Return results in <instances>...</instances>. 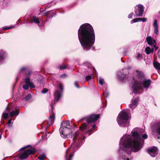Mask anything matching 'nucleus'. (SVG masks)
I'll use <instances>...</instances> for the list:
<instances>
[{"label":"nucleus","mask_w":160,"mask_h":160,"mask_svg":"<svg viewBox=\"0 0 160 160\" xmlns=\"http://www.w3.org/2000/svg\"><path fill=\"white\" fill-rule=\"evenodd\" d=\"M99 116L100 114H92L87 118H84L83 119L86 120V123L82 124L80 127V130L75 132H72V126L70 125L68 121L66 122H62L61 128L59 129L61 136L64 138L71 137L72 138L73 140V143L71 145L70 148L66 151L65 155L66 160H71L73 154H70L68 159L69 150L72 148L74 150L76 147L78 148L80 147L85 138L84 136H83V135L85 133H88L93 130L96 125L94 124L92 126L91 123L97 120L99 117Z\"/></svg>","instance_id":"f257e3e1"},{"label":"nucleus","mask_w":160,"mask_h":160,"mask_svg":"<svg viewBox=\"0 0 160 160\" xmlns=\"http://www.w3.org/2000/svg\"><path fill=\"white\" fill-rule=\"evenodd\" d=\"M140 130L141 132L144 131L143 129L135 128L132 131V138L130 135H123L120 142V148L122 147L124 150L128 149L129 153H131L132 150L134 152L139 151L143 147V139H146L148 137V135L144 134L142 136V138L141 134L139 133Z\"/></svg>","instance_id":"f03ea898"},{"label":"nucleus","mask_w":160,"mask_h":160,"mask_svg":"<svg viewBox=\"0 0 160 160\" xmlns=\"http://www.w3.org/2000/svg\"><path fill=\"white\" fill-rule=\"evenodd\" d=\"M78 37L83 49L89 50L94 44L95 34L92 27L88 23L81 26L78 30Z\"/></svg>","instance_id":"7ed1b4c3"},{"label":"nucleus","mask_w":160,"mask_h":160,"mask_svg":"<svg viewBox=\"0 0 160 160\" xmlns=\"http://www.w3.org/2000/svg\"><path fill=\"white\" fill-rule=\"evenodd\" d=\"M134 75V78L131 84L133 92L138 93L137 91L142 88H146L147 90L150 84L151 81L145 79L143 73L141 72L136 71Z\"/></svg>","instance_id":"20e7f679"},{"label":"nucleus","mask_w":160,"mask_h":160,"mask_svg":"<svg viewBox=\"0 0 160 160\" xmlns=\"http://www.w3.org/2000/svg\"><path fill=\"white\" fill-rule=\"evenodd\" d=\"M129 111V109L124 110L119 113L117 118V121L120 126L124 127L128 124Z\"/></svg>","instance_id":"39448f33"},{"label":"nucleus","mask_w":160,"mask_h":160,"mask_svg":"<svg viewBox=\"0 0 160 160\" xmlns=\"http://www.w3.org/2000/svg\"><path fill=\"white\" fill-rule=\"evenodd\" d=\"M123 148H120V145H119V152L121 153L122 151L123 152L122 154L124 155H122V156H120L119 158L120 160H132V158L131 155V153H129V151L128 149L124 150Z\"/></svg>","instance_id":"423d86ee"},{"label":"nucleus","mask_w":160,"mask_h":160,"mask_svg":"<svg viewBox=\"0 0 160 160\" xmlns=\"http://www.w3.org/2000/svg\"><path fill=\"white\" fill-rule=\"evenodd\" d=\"M35 152L34 148H32L24 151L19 155V158L21 159H25L30 155L33 154Z\"/></svg>","instance_id":"0eeeda50"},{"label":"nucleus","mask_w":160,"mask_h":160,"mask_svg":"<svg viewBox=\"0 0 160 160\" xmlns=\"http://www.w3.org/2000/svg\"><path fill=\"white\" fill-rule=\"evenodd\" d=\"M152 134L155 136L156 134L160 135V121L155 123L152 126ZM156 137V136H155Z\"/></svg>","instance_id":"6e6552de"},{"label":"nucleus","mask_w":160,"mask_h":160,"mask_svg":"<svg viewBox=\"0 0 160 160\" xmlns=\"http://www.w3.org/2000/svg\"><path fill=\"white\" fill-rule=\"evenodd\" d=\"M26 84L23 85V87L25 90H28L29 87L31 88H34L35 86L33 83L30 82L29 78H27L25 79Z\"/></svg>","instance_id":"1a4fd4ad"},{"label":"nucleus","mask_w":160,"mask_h":160,"mask_svg":"<svg viewBox=\"0 0 160 160\" xmlns=\"http://www.w3.org/2000/svg\"><path fill=\"white\" fill-rule=\"evenodd\" d=\"M147 151L149 154L153 157H155L158 153V148L155 147H154L152 148H148L147 150Z\"/></svg>","instance_id":"9d476101"},{"label":"nucleus","mask_w":160,"mask_h":160,"mask_svg":"<svg viewBox=\"0 0 160 160\" xmlns=\"http://www.w3.org/2000/svg\"><path fill=\"white\" fill-rule=\"evenodd\" d=\"M147 41L148 42V44L150 45H153V47L155 48L156 50L158 49V47H156V40L152 38L151 37H148L146 38Z\"/></svg>","instance_id":"9b49d317"},{"label":"nucleus","mask_w":160,"mask_h":160,"mask_svg":"<svg viewBox=\"0 0 160 160\" xmlns=\"http://www.w3.org/2000/svg\"><path fill=\"white\" fill-rule=\"evenodd\" d=\"M138 100V98H137L134 101H132V103L129 105L130 107L132 109L135 108L137 105Z\"/></svg>","instance_id":"f8f14e48"},{"label":"nucleus","mask_w":160,"mask_h":160,"mask_svg":"<svg viewBox=\"0 0 160 160\" xmlns=\"http://www.w3.org/2000/svg\"><path fill=\"white\" fill-rule=\"evenodd\" d=\"M153 26L154 28V32L157 35H158V21L157 20H154V22L153 24Z\"/></svg>","instance_id":"ddd939ff"},{"label":"nucleus","mask_w":160,"mask_h":160,"mask_svg":"<svg viewBox=\"0 0 160 160\" xmlns=\"http://www.w3.org/2000/svg\"><path fill=\"white\" fill-rule=\"evenodd\" d=\"M54 114L53 113L50 115L48 120L47 121L48 124L49 126L51 125L54 122Z\"/></svg>","instance_id":"4468645a"},{"label":"nucleus","mask_w":160,"mask_h":160,"mask_svg":"<svg viewBox=\"0 0 160 160\" xmlns=\"http://www.w3.org/2000/svg\"><path fill=\"white\" fill-rule=\"evenodd\" d=\"M30 21L31 22H34L38 24L40 23L39 18L35 16L31 17ZM38 25L39 26V25Z\"/></svg>","instance_id":"2eb2a0df"},{"label":"nucleus","mask_w":160,"mask_h":160,"mask_svg":"<svg viewBox=\"0 0 160 160\" xmlns=\"http://www.w3.org/2000/svg\"><path fill=\"white\" fill-rule=\"evenodd\" d=\"M54 95L56 100L58 101L61 96V94L58 91L56 90L54 93Z\"/></svg>","instance_id":"dca6fc26"},{"label":"nucleus","mask_w":160,"mask_h":160,"mask_svg":"<svg viewBox=\"0 0 160 160\" xmlns=\"http://www.w3.org/2000/svg\"><path fill=\"white\" fill-rule=\"evenodd\" d=\"M19 114L18 109L16 108L15 111H13L11 112L10 114L11 117L18 116Z\"/></svg>","instance_id":"f3484780"},{"label":"nucleus","mask_w":160,"mask_h":160,"mask_svg":"<svg viewBox=\"0 0 160 160\" xmlns=\"http://www.w3.org/2000/svg\"><path fill=\"white\" fill-rule=\"evenodd\" d=\"M118 74L119 78L120 79L122 80H124L125 79H126L128 77V75H124V73L122 74L121 76L120 75V74L119 73H118Z\"/></svg>","instance_id":"a211bd4d"},{"label":"nucleus","mask_w":160,"mask_h":160,"mask_svg":"<svg viewBox=\"0 0 160 160\" xmlns=\"http://www.w3.org/2000/svg\"><path fill=\"white\" fill-rule=\"evenodd\" d=\"M153 50V49L152 48L151 49L149 47H147L145 49V52L146 53L148 54H149L151 52L152 53Z\"/></svg>","instance_id":"6ab92c4d"},{"label":"nucleus","mask_w":160,"mask_h":160,"mask_svg":"<svg viewBox=\"0 0 160 160\" xmlns=\"http://www.w3.org/2000/svg\"><path fill=\"white\" fill-rule=\"evenodd\" d=\"M4 54V52H0V64L2 63L3 61L5 56Z\"/></svg>","instance_id":"aec40b11"},{"label":"nucleus","mask_w":160,"mask_h":160,"mask_svg":"<svg viewBox=\"0 0 160 160\" xmlns=\"http://www.w3.org/2000/svg\"><path fill=\"white\" fill-rule=\"evenodd\" d=\"M143 11H136L135 13L138 17H142L143 13Z\"/></svg>","instance_id":"412c9836"},{"label":"nucleus","mask_w":160,"mask_h":160,"mask_svg":"<svg viewBox=\"0 0 160 160\" xmlns=\"http://www.w3.org/2000/svg\"><path fill=\"white\" fill-rule=\"evenodd\" d=\"M7 112H3L2 116V117H3L4 119H6L7 118L8 116V112H10V110L8 109V108H7Z\"/></svg>","instance_id":"4be33fe9"},{"label":"nucleus","mask_w":160,"mask_h":160,"mask_svg":"<svg viewBox=\"0 0 160 160\" xmlns=\"http://www.w3.org/2000/svg\"><path fill=\"white\" fill-rule=\"evenodd\" d=\"M153 65L155 68L157 70H160V64L158 62H154Z\"/></svg>","instance_id":"5701e85b"},{"label":"nucleus","mask_w":160,"mask_h":160,"mask_svg":"<svg viewBox=\"0 0 160 160\" xmlns=\"http://www.w3.org/2000/svg\"><path fill=\"white\" fill-rule=\"evenodd\" d=\"M98 80L99 84L101 85H102L104 83V80L101 78H99L98 79Z\"/></svg>","instance_id":"b1692460"},{"label":"nucleus","mask_w":160,"mask_h":160,"mask_svg":"<svg viewBox=\"0 0 160 160\" xmlns=\"http://www.w3.org/2000/svg\"><path fill=\"white\" fill-rule=\"evenodd\" d=\"M46 158L45 155L44 154H41L38 157V159L40 160H43V159Z\"/></svg>","instance_id":"393cba45"},{"label":"nucleus","mask_w":160,"mask_h":160,"mask_svg":"<svg viewBox=\"0 0 160 160\" xmlns=\"http://www.w3.org/2000/svg\"><path fill=\"white\" fill-rule=\"evenodd\" d=\"M137 7V9L138 10H143V7L141 4L138 5L136 6V8Z\"/></svg>","instance_id":"a878e982"},{"label":"nucleus","mask_w":160,"mask_h":160,"mask_svg":"<svg viewBox=\"0 0 160 160\" xmlns=\"http://www.w3.org/2000/svg\"><path fill=\"white\" fill-rule=\"evenodd\" d=\"M139 21V18H136L133 19L131 21V23H132L134 22H138Z\"/></svg>","instance_id":"bb28decb"},{"label":"nucleus","mask_w":160,"mask_h":160,"mask_svg":"<svg viewBox=\"0 0 160 160\" xmlns=\"http://www.w3.org/2000/svg\"><path fill=\"white\" fill-rule=\"evenodd\" d=\"M147 19L145 18H139V21H142V22H145L146 21Z\"/></svg>","instance_id":"cd10ccee"},{"label":"nucleus","mask_w":160,"mask_h":160,"mask_svg":"<svg viewBox=\"0 0 160 160\" xmlns=\"http://www.w3.org/2000/svg\"><path fill=\"white\" fill-rule=\"evenodd\" d=\"M103 95L104 97H106L108 95V93L106 91H104V90L103 92Z\"/></svg>","instance_id":"c85d7f7f"},{"label":"nucleus","mask_w":160,"mask_h":160,"mask_svg":"<svg viewBox=\"0 0 160 160\" xmlns=\"http://www.w3.org/2000/svg\"><path fill=\"white\" fill-rule=\"evenodd\" d=\"M91 76L89 75L87 76L86 77V81H88L90 80L91 78Z\"/></svg>","instance_id":"c756f323"},{"label":"nucleus","mask_w":160,"mask_h":160,"mask_svg":"<svg viewBox=\"0 0 160 160\" xmlns=\"http://www.w3.org/2000/svg\"><path fill=\"white\" fill-rule=\"evenodd\" d=\"M67 67V65H62V66H60L59 67V68L60 69H66V68Z\"/></svg>","instance_id":"7c9ffc66"},{"label":"nucleus","mask_w":160,"mask_h":160,"mask_svg":"<svg viewBox=\"0 0 160 160\" xmlns=\"http://www.w3.org/2000/svg\"><path fill=\"white\" fill-rule=\"evenodd\" d=\"M13 27V26H10V27H9L4 28L3 29L4 30H8V29H11V28H12Z\"/></svg>","instance_id":"2f4dec72"},{"label":"nucleus","mask_w":160,"mask_h":160,"mask_svg":"<svg viewBox=\"0 0 160 160\" xmlns=\"http://www.w3.org/2000/svg\"><path fill=\"white\" fill-rule=\"evenodd\" d=\"M48 90L47 88H45L42 91V92L43 93H45L47 92H48Z\"/></svg>","instance_id":"473e14b6"},{"label":"nucleus","mask_w":160,"mask_h":160,"mask_svg":"<svg viewBox=\"0 0 160 160\" xmlns=\"http://www.w3.org/2000/svg\"><path fill=\"white\" fill-rule=\"evenodd\" d=\"M28 70V69L26 68L23 67L21 68L20 70L21 72H23L24 71H27Z\"/></svg>","instance_id":"72a5a7b5"},{"label":"nucleus","mask_w":160,"mask_h":160,"mask_svg":"<svg viewBox=\"0 0 160 160\" xmlns=\"http://www.w3.org/2000/svg\"><path fill=\"white\" fill-rule=\"evenodd\" d=\"M141 58V55L140 54L138 53L137 56V59H138V60L139 59H140Z\"/></svg>","instance_id":"f704fd0d"},{"label":"nucleus","mask_w":160,"mask_h":160,"mask_svg":"<svg viewBox=\"0 0 160 160\" xmlns=\"http://www.w3.org/2000/svg\"><path fill=\"white\" fill-rule=\"evenodd\" d=\"M133 15V14L132 13H130L128 16V18H132Z\"/></svg>","instance_id":"c9c22d12"},{"label":"nucleus","mask_w":160,"mask_h":160,"mask_svg":"<svg viewBox=\"0 0 160 160\" xmlns=\"http://www.w3.org/2000/svg\"><path fill=\"white\" fill-rule=\"evenodd\" d=\"M60 89L62 91L63 90V86L62 84H60L59 86Z\"/></svg>","instance_id":"e433bc0d"},{"label":"nucleus","mask_w":160,"mask_h":160,"mask_svg":"<svg viewBox=\"0 0 160 160\" xmlns=\"http://www.w3.org/2000/svg\"><path fill=\"white\" fill-rule=\"evenodd\" d=\"M75 86L77 88H79V87L77 82H75L74 83Z\"/></svg>","instance_id":"4c0bfd02"},{"label":"nucleus","mask_w":160,"mask_h":160,"mask_svg":"<svg viewBox=\"0 0 160 160\" xmlns=\"http://www.w3.org/2000/svg\"><path fill=\"white\" fill-rule=\"evenodd\" d=\"M30 97H31V96L30 95H28L25 98V99L27 100L29 98H30Z\"/></svg>","instance_id":"58836bf2"},{"label":"nucleus","mask_w":160,"mask_h":160,"mask_svg":"<svg viewBox=\"0 0 160 160\" xmlns=\"http://www.w3.org/2000/svg\"><path fill=\"white\" fill-rule=\"evenodd\" d=\"M29 146H27L23 148H21L20 149V150H23L24 149H25V148H27L28 147H29Z\"/></svg>","instance_id":"ea45409f"},{"label":"nucleus","mask_w":160,"mask_h":160,"mask_svg":"<svg viewBox=\"0 0 160 160\" xmlns=\"http://www.w3.org/2000/svg\"><path fill=\"white\" fill-rule=\"evenodd\" d=\"M67 75L66 74H64L62 75H61L60 77L62 78H64L66 77Z\"/></svg>","instance_id":"a19ab883"},{"label":"nucleus","mask_w":160,"mask_h":160,"mask_svg":"<svg viewBox=\"0 0 160 160\" xmlns=\"http://www.w3.org/2000/svg\"><path fill=\"white\" fill-rule=\"evenodd\" d=\"M49 11H48L45 13L43 12V14H44V15H47L49 14Z\"/></svg>","instance_id":"79ce46f5"},{"label":"nucleus","mask_w":160,"mask_h":160,"mask_svg":"<svg viewBox=\"0 0 160 160\" xmlns=\"http://www.w3.org/2000/svg\"><path fill=\"white\" fill-rule=\"evenodd\" d=\"M12 121V119H9V120L8 121V124H10V123H11Z\"/></svg>","instance_id":"37998d69"},{"label":"nucleus","mask_w":160,"mask_h":160,"mask_svg":"<svg viewBox=\"0 0 160 160\" xmlns=\"http://www.w3.org/2000/svg\"><path fill=\"white\" fill-rule=\"evenodd\" d=\"M31 74V72L30 71H29L28 72V74H26V75H29Z\"/></svg>","instance_id":"c03bdc74"},{"label":"nucleus","mask_w":160,"mask_h":160,"mask_svg":"<svg viewBox=\"0 0 160 160\" xmlns=\"http://www.w3.org/2000/svg\"><path fill=\"white\" fill-rule=\"evenodd\" d=\"M45 11H41L40 12V13H39V14H40V13L42 14H43V12H44Z\"/></svg>","instance_id":"a18cd8bd"},{"label":"nucleus","mask_w":160,"mask_h":160,"mask_svg":"<svg viewBox=\"0 0 160 160\" xmlns=\"http://www.w3.org/2000/svg\"><path fill=\"white\" fill-rule=\"evenodd\" d=\"M45 11H41L40 12V13H39V14H40V13L42 14H43V12H44Z\"/></svg>","instance_id":"49530a36"},{"label":"nucleus","mask_w":160,"mask_h":160,"mask_svg":"<svg viewBox=\"0 0 160 160\" xmlns=\"http://www.w3.org/2000/svg\"><path fill=\"white\" fill-rule=\"evenodd\" d=\"M1 136L0 135V139H1Z\"/></svg>","instance_id":"de8ad7c7"},{"label":"nucleus","mask_w":160,"mask_h":160,"mask_svg":"<svg viewBox=\"0 0 160 160\" xmlns=\"http://www.w3.org/2000/svg\"><path fill=\"white\" fill-rule=\"evenodd\" d=\"M52 109H53V108H52Z\"/></svg>","instance_id":"09e8293b"},{"label":"nucleus","mask_w":160,"mask_h":160,"mask_svg":"<svg viewBox=\"0 0 160 160\" xmlns=\"http://www.w3.org/2000/svg\"><path fill=\"white\" fill-rule=\"evenodd\" d=\"M158 139L159 138V137H158Z\"/></svg>","instance_id":"8fccbe9b"}]
</instances>
